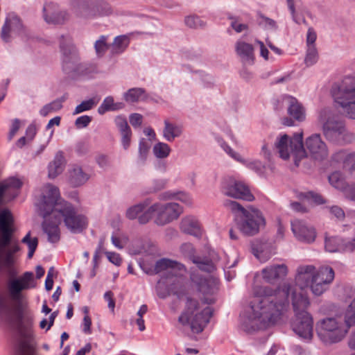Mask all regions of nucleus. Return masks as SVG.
I'll list each match as a JSON object with an SVG mask.
<instances>
[{
	"mask_svg": "<svg viewBox=\"0 0 355 355\" xmlns=\"http://www.w3.org/2000/svg\"><path fill=\"white\" fill-rule=\"evenodd\" d=\"M335 273L332 268L325 266L318 269L313 265H300L295 271V284L300 291L297 293L288 283H284L275 295L269 294L266 288H259L250 301L248 313V325L252 330L266 329L279 320L290 294L297 295L308 288L315 296L326 292L333 282Z\"/></svg>",
	"mask_w": 355,
	"mask_h": 355,
	"instance_id": "nucleus-1",
	"label": "nucleus"
},
{
	"mask_svg": "<svg viewBox=\"0 0 355 355\" xmlns=\"http://www.w3.org/2000/svg\"><path fill=\"white\" fill-rule=\"evenodd\" d=\"M33 272H26L21 277L11 279L8 283V291L10 299L15 302L16 308L11 312L5 296L0 295V320L10 324L16 332V355H33V331L31 317L24 313V290L35 288Z\"/></svg>",
	"mask_w": 355,
	"mask_h": 355,
	"instance_id": "nucleus-2",
	"label": "nucleus"
},
{
	"mask_svg": "<svg viewBox=\"0 0 355 355\" xmlns=\"http://www.w3.org/2000/svg\"><path fill=\"white\" fill-rule=\"evenodd\" d=\"M191 281L204 300L201 302L193 297H187L185 307L178 318L183 326H189L194 334L201 333L209 322L213 309L209 304L214 303V295L218 290V280L213 277H204L198 271L191 274Z\"/></svg>",
	"mask_w": 355,
	"mask_h": 355,
	"instance_id": "nucleus-3",
	"label": "nucleus"
},
{
	"mask_svg": "<svg viewBox=\"0 0 355 355\" xmlns=\"http://www.w3.org/2000/svg\"><path fill=\"white\" fill-rule=\"evenodd\" d=\"M45 206L42 208L45 214L51 211V218L57 223L63 221L67 228L72 233L82 232L87 227L88 219L84 214H78L74 207L62 200L55 186L46 184L44 186Z\"/></svg>",
	"mask_w": 355,
	"mask_h": 355,
	"instance_id": "nucleus-4",
	"label": "nucleus"
},
{
	"mask_svg": "<svg viewBox=\"0 0 355 355\" xmlns=\"http://www.w3.org/2000/svg\"><path fill=\"white\" fill-rule=\"evenodd\" d=\"M141 268L147 274L162 273L165 276L158 282L156 288L157 294L160 298L164 299L171 293L178 296L182 293L184 283V276L187 272L183 264L163 258L155 263L153 269L146 270L143 266Z\"/></svg>",
	"mask_w": 355,
	"mask_h": 355,
	"instance_id": "nucleus-5",
	"label": "nucleus"
},
{
	"mask_svg": "<svg viewBox=\"0 0 355 355\" xmlns=\"http://www.w3.org/2000/svg\"><path fill=\"white\" fill-rule=\"evenodd\" d=\"M224 205L234 213L236 226L244 235L254 236L265 226V218L259 209L252 206L245 208L237 202L229 200Z\"/></svg>",
	"mask_w": 355,
	"mask_h": 355,
	"instance_id": "nucleus-6",
	"label": "nucleus"
},
{
	"mask_svg": "<svg viewBox=\"0 0 355 355\" xmlns=\"http://www.w3.org/2000/svg\"><path fill=\"white\" fill-rule=\"evenodd\" d=\"M292 304L295 312V319L292 323L293 330L300 338L311 340L313 336V320L311 315L306 311L310 304L308 296L293 293Z\"/></svg>",
	"mask_w": 355,
	"mask_h": 355,
	"instance_id": "nucleus-7",
	"label": "nucleus"
},
{
	"mask_svg": "<svg viewBox=\"0 0 355 355\" xmlns=\"http://www.w3.org/2000/svg\"><path fill=\"white\" fill-rule=\"evenodd\" d=\"M318 120L328 140L338 144L350 143L354 141V134L345 128L344 123L337 119L331 110L322 109L319 113Z\"/></svg>",
	"mask_w": 355,
	"mask_h": 355,
	"instance_id": "nucleus-8",
	"label": "nucleus"
},
{
	"mask_svg": "<svg viewBox=\"0 0 355 355\" xmlns=\"http://www.w3.org/2000/svg\"><path fill=\"white\" fill-rule=\"evenodd\" d=\"M331 94L336 103L350 119H355V76L345 77L340 82L334 84Z\"/></svg>",
	"mask_w": 355,
	"mask_h": 355,
	"instance_id": "nucleus-9",
	"label": "nucleus"
},
{
	"mask_svg": "<svg viewBox=\"0 0 355 355\" xmlns=\"http://www.w3.org/2000/svg\"><path fill=\"white\" fill-rule=\"evenodd\" d=\"M349 328L340 317H326L316 324V331L320 340L330 345L341 341L347 334Z\"/></svg>",
	"mask_w": 355,
	"mask_h": 355,
	"instance_id": "nucleus-10",
	"label": "nucleus"
},
{
	"mask_svg": "<svg viewBox=\"0 0 355 355\" xmlns=\"http://www.w3.org/2000/svg\"><path fill=\"white\" fill-rule=\"evenodd\" d=\"M182 211V207L175 202L155 203L139 217V223L146 224L156 215L155 223L158 225H164L177 219Z\"/></svg>",
	"mask_w": 355,
	"mask_h": 355,
	"instance_id": "nucleus-11",
	"label": "nucleus"
},
{
	"mask_svg": "<svg viewBox=\"0 0 355 355\" xmlns=\"http://www.w3.org/2000/svg\"><path fill=\"white\" fill-rule=\"evenodd\" d=\"M302 139V132L295 134L293 137H290L287 135L278 137L275 143V147L279 157L284 159H287L293 156L295 164L298 166L299 162L306 157Z\"/></svg>",
	"mask_w": 355,
	"mask_h": 355,
	"instance_id": "nucleus-12",
	"label": "nucleus"
},
{
	"mask_svg": "<svg viewBox=\"0 0 355 355\" xmlns=\"http://www.w3.org/2000/svg\"><path fill=\"white\" fill-rule=\"evenodd\" d=\"M25 35L26 28L21 19L15 13H9L1 28V39L6 42H9L15 37H23Z\"/></svg>",
	"mask_w": 355,
	"mask_h": 355,
	"instance_id": "nucleus-13",
	"label": "nucleus"
},
{
	"mask_svg": "<svg viewBox=\"0 0 355 355\" xmlns=\"http://www.w3.org/2000/svg\"><path fill=\"white\" fill-rule=\"evenodd\" d=\"M304 146L306 154L309 153L315 160L322 161L328 156L327 146L320 134H313L308 137Z\"/></svg>",
	"mask_w": 355,
	"mask_h": 355,
	"instance_id": "nucleus-14",
	"label": "nucleus"
},
{
	"mask_svg": "<svg viewBox=\"0 0 355 355\" xmlns=\"http://www.w3.org/2000/svg\"><path fill=\"white\" fill-rule=\"evenodd\" d=\"M45 206V199L44 198V189H42V200L38 205L40 214L44 218V221L42 224L44 232L48 236V240L51 243H56L60 240V233L58 225L60 223H57L56 219L51 218V211L45 214L42 208Z\"/></svg>",
	"mask_w": 355,
	"mask_h": 355,
	"instance_id": "nucleus-15",
	"label": "nucleus"
},
{
	"mask_svg": "<svg viewBox=\"0 0 355 355\" xmlns=\"http://www.w3.org/2000/svg\"><path fill=\"white\" fill-rule=\"evenodd\" d=\"M223 192L225 196L236 199L252 201L254 196L248 186L243 182L235 180L227 181L223 187Z\"/></svg>",
	"mask_w": 355,
	"mask_h": 355,
	"instance_id": "nucleus-16",
	"label": "nucleus"
},
{
	"mask_svg": "<svg viewBox=\"0 0 355 355\" xmlns=\"http://www.w3.org/2000/svg\"><path fill=\"white\" fill-rule=\"evenodd\" d=\"M291 229L295 236L300 241L313 243L316 237L314 227L305 221L295 219L291 222Z\"/></svg>",
	"mask_w": 355,
	"mask_h": 355,
	"instance_id": "nucleus-17",
	"label": "nucleus"
},
{
	"mask_svg": "<svg viewBox=\"0 0 355 355\" xmlns=\"http://www.w3.org/2000/svg\"><path fill=\"white\" fill-rule=\"evenodd\" d=\"M44 19L48 24H61L69 19V14L54 3H46L43 8Z\"/></svg>",
	"mask_w": 355,
	"mask_h": 355,
	"instance_id": "nucleus-18",
	"label": "nucleus"
},
{
	"mask_svg": "<svg viewBox=\"0 0 355 355\" xmlns=\"http://www.w3.org/2000/svg\"><path fill=\"white\" fill-rule=\"evenodd\" d=\"M277 102L286 106L288 114L293 119L302 121L305 119L304 109L295 97L290 95L282 96Z\"/></svg>",
	"mask_w": 355,
	"mask_h": 355,
	"instance_id": "nucleus-19",
	"label": "nucleus"
},
{
	"mask_svg": "<svg viewBox=\"0 0 355 355\" xmlns=\"http://www.w3.org/2000/svg\"><path fill=\"white\" fill-rule=\"evenodd\" d=\"M180 250L185 256L191 259L199 270L207 272H211L214 270L215 267L211 261L204 260L194 256L195 250L192 244L189 243H184L181 245Z\"/></svg>",
	"mask_w": 355,
	"mask_h": 355,
	"instance_id": "nucleus-20",
	"label": "nucleus"
},
{
	"mask_svg": "<svg viewBox=\"0 0 355 355\" xmlns=\"http://www.w3.org/2000/svg\"><path fill=\"white\" fill-rule=\"evenodd\" d=\"M288 267L284 263L270 265L266 266L261 270L263 279L269 283L285 277L288 275Z\"/></svg>",
	"mask_w": 355,
	"mask_h": 355,
	"instance_id": "nucleus-21",
	"label": "nucleus"
},
{
	"mask_svg": "<svg viewBox=\"0 0 355 355\" xmlns=\"http://www.w3.org/2000/svg\"><path fill=\"white\" fill-rule=\"evenodd\" d=\"M235 51L244 64L252 65L254 62V53L252 44L242 40L235 43Z\"/></svg>",
	"mask_w": 355,
	"mask_h": 355,
	"instance_id": "nucleus-22",
	"label": "nucleus"
},
{
	"mask_svg": "<svg viewBox=\"0 0 355 355\" xmlns=\"http://www.w3.org/2000/svg\"><path fill=\"white\" fill-rule=\"evenodd\" d=\"M78 16L85 19L96 17V1L89 0H79L73 6Z\"/></svg>",
	"mask_w": 355,
	"mask_h": 355,
	"instance_id": "nucleus-23",
	"label": "nucleus"
},
{
	"mask_svg": "<svg viewBox=\"0 0 355 355\" xmlns=\"http://www.w3.org/2000/svg\"><path fill=\"white\" fill-rule=\"evenodd\" d=\"M60 49L64 55L63 62L64 64L71 61L74 63L77 60L76 49L71 42L70 36H62L60 37Z\"/></svg>",
	"mask_w": 355,
	"mask_h": 355,
	"instance_id": "nucleus-24",
	"label": "nucleus"
},
{
	"mask_svg": "<svg viewBox=\"0 0 355 355\" xmlns=\"http://www.w3.org/2000/svg\"><path fill=\"white\" fill-rule=\"evenodd\" d=\"M164 125L162 136L166 141L172 142L182 135L183 128L181 125L169 120H164Z\"/></svg>",
	"mask_w": 355,
	"mask_h": 355,
	"instance_id": "nucleus-25",
	"label": "nucleus"
},
{
	"mask_svg": "<svg viewBox=\"0 0 355 355\" xmlns=\"http://www.w3.org/2000/svg\"><path fill=\"white\" fill-rule=\"evenodd\" d=\"M286 1L293 21L297 24L306 23L305 18L301 15V13L304 11V6H303L302 0Z\"/></svg>",
	"mask_w": 355,
	"mask_h": 355,
	"instance_id": "nucleus-26",
	"label": "nucleus"
},
{
	"mask_svg": "<svg viewBox=\"0 0 355 355\" xmlns=\"http://www.w3.org/2000/svg\"><path fill=\"white\" fill-rule=\"evenodd\" d=\"M180 229L183 232L196 237L200 236L202 233L200 225L193 216L184 218L180 223Z\"/></svg>",
	"mask_w": 355,
	"mask_h": 355,
	"instance_id": "nucleus-27",
	"label": "nucleus"
},
{
	"mask_svg": "<svg viewBox=\"0 0 355 355\" xmlns=\"http://www.w3.org/2000/svg\"><path fill=\"white\" fill-rule=\"evenodd\" d=\"M89 178L87 173L78 165H73L69 170V179L74 187H78L85 184Z\"/></svg>",
	"mask_w": 355,
	"mask_h": 355,
	"instance_id": "nucleus-28",
	"label": "nucleus"
},
{
	"mask_svg": "<svg viewBox=\"0 0 355 355\" xmlns=\"http://www.w3.org/2000/svg\"><path fill=\"white\" fill-rule=\"evenodd\" d=\"M146 90L141 87H133L123 93V98L128 103L144 101L147 98Z\"/></svg>",
	"mask_w": 355,
	"mask_h": 355,
	"instance_id": "nucleus-29",
	"label": "nucleus"
},
{
	"mask_svg": "<svg viewBox=\"0 0 355 355\" xmlns=\"http://www.w3.org/2000/svg\"><path fill=\"white\" fill-rule=\"evenodd\" d=\"M65 160L62 152L56 153L54 159L49 165V177L55 178L60 174L64 168Z\"/></svg>",
	"mask_w": 355,
	"mask_h": 355,
	"instance_id": "nucleus-30",
	"label": "nucleus"
},
{
	"mask_svg": "<svg viewBox=\"0 0 355 355\" xmlns=\"http://www.w3.org/2000/svg\"><path fill=\"white\" fill-rule=\"evenodd\" d=\"M253 254L261 261L266 262L272 256L271 246L264 243H256L252 245Z\"/></svg>",
	"mask_w": 355,
	"mask_h": 355,
	"instance_id": "nucleus-31",
	"label": "nucleus"
},
{
	"mask_svg": "<svg viewBox=\"0 0 355 355\" xmlns=\"http://www.w3.org/2000/svg\"><path fill=\"white\" fill-rule=\"evenodd\" d=\"M160 198L162 200L175 199L187 205H191L192 204V198L191 195L189 193L184 191L174 192L168 191L162 193Z\"/></svg>",
	"mask_w": 355,
	"mask_h": 355,
	"instance_id": "nucleus-32",
	"label": "nucleus"
},
{
	"mask_svg": "<svg viewBox=\"0 0 355 355\" xmlns=\"http://www.w3.org/2000/svg\"><path fill=\"white\" fill-rule=\"evenodd\" d=\"M125 107L123 103H114V98L111 96L105 97L98 108V112L103 114L108 111H116L123 109Z\"/></svg>",
	"mask_w": 355,
	"mask_h": 355,
	"instance_id": "nucleus-33",
	"label": "nucleus"
},
{
	"mask_svg": "<svg viewBox=\"0 0 355 355\" xmlns=\"http://www.w3.org/2000/svg\"><path fill=\"white\" fill-rule=\"evenodd\" d=\"M148 202H143L128 207L125 211V217L129 220L138 219L148 209Z\"/></svg>",
	"mask_w": 355,
	"mask_h": 355,
	"instance_id": "nucleus-34",
	"label": "nucleus"
},
{
	"mask_svg": "<svg viewBox=\"0 0 355 355\" xmlns=\"http://www.w3.org/2000/svg\"><path fill=\"white\" fill-rule=\"evenodd\" d=\"M298 198L303 202H307L309 204L319 205L326 203V200L321 195L313 191L300 193Z\"/></svg>",
	"mask_w": 355,
	"mask_h": 355,
	"instance_id": "nucleus-35",
	"label": "nucleus"
},
{
	"mask_svg": "<svg viewBox=\"0 0 355 355\" xmlns=\"http://www.w3.org/2000/svg\"><path fill=\"white\" fill-rule=\"evenodd\" d=\"M101 98L99 96H95L91 98L82 101L75 107L73 114L76 115L83 112L92 110L98 104Z\"/></svg>",
	"mask_w": 355,
	"mask_h": 355,
	"instance_id": "nucleus-36",
	"label": "nucleus"
},
{
	"mask_svg": "<svg viewBox=\"0 0 355 355\" xmlns=\"http://www.w3.org/2000/svg\"><path fill=\"white\" fill-rule=\"evenodd\" d=\"M171 150V148L168 144L162 141L156 143L153 147V153L159 159L167 158Z\"/></svg>",
	"mask_w": 355,
	"mask_h": 355,
	"instance_id": "nucleus-37",
	"label": "nucleus"
},
{
	"mask_svg": "<svg viewBox=\"0 0 355 355\" xmlns=\"http://www.w3.org/2000/svg\"><path fill=\"white\" fill-rule=\"evenodd\" d=\"M343 239L340 237H326L324 241L325 249L329 252H343Z\"/></svg>",
	"mask_w": 355,
	"mask_h": 355,
	"instance_id": "nucleus-38",
	"label": "nucleus"
},
{
	"mask_svg": "<svg viewBox=\"0 0 355 355\" xmlns=\"http://www.w3.org/2000/svg\"><path fill=\"white\" fill-rule=\"evenodd\" d=\"M257 21L259 26L266 31H276L278 30L279 26L277 21L262 13L257 15Z\"/></svg>",
	"mask_w": 355,
	"mask_h": 355,
	"instance_id": "nucleus-39",
	"label": "nucleus"
},
{
	"mask_svg": "<svg viewBox=\"0 0 355 355\" xmlns=\"http://www.w3.org/2000/svg\"><path fill=\"white\" fill-rule=\"evenodd\" d=\"M329 183L336 189L344 191L348 189V187L345 181L343 174L340 172L336 171L329 176Z\"/></svg>",
	"mask_w": 355,
	"mask_h": 355,
	"instance_id": "nucleus-40",
	"label": "nucleus"
},
{
	"mask_svg": "<svg viewBox=\"0 0 355 355\" xmlns=\"http://www.w3.org/2000/svg\"><path fill=\"white\" fill-rule=\"evenodd\" d=\"M150 148V145L148 141H146L144 138H141L139 142V149H138V158L137 162L139 164H144L146 161L149 150Z\"/></svg>",
	"mask_w": 355,
	"mask_h": 355,
	"instance_id": "nucleus-41",
	"label": "nucleus"
},
{
	"mask_svg": "<svg viewBox=\"0 0 355 355\" xmlns=\"http://www.w3.org/2000/svg\"><path fill=\"white\" fill-rule=\"evenodd\" d=\"M344 321L349 329L355 326V298L348 305L344 313Z\"/></svg>",
	"mask_w": 355,
	"mask_h": 355,
	"instance_id": "nucleus-42",
	"label": "nucleus"
},
{
	"mask_svg": "<svg viewBox=\"0 0 355 355\" xmlns=\"http://www.w3.org/2000/svg\"><path fill=\"white\" fill-rule=\"evenodd\" d=\"M344 321L349 329L355 326V298L348 305L344 313Z\"/></svg>",
	"mask_w": 355,
	"mask_h": 355,
	"instance_id": "nucleus-43",
	"label": "nucleus"
},
{
	"mask_svg": "<svg viewBox=\"0 0 355 355\" xmlns=\"http://www.w3.org/2000/svg\"><path fill=\"white\" fill-rule=\"evenodd\" d=\"M21 242L26 244L28 248V258L31 259L38 245V239L37 237H31V232H28L22 239Z\"/></svg>",
	"mask_w": 355,
	"mask_h": 355,
	"instance_id": "nucleus-44",
	"label": "nucleus"
},
{
	"mask_svg": "<svg viewBox=\"0 0 355 355\" xmlns=\"http://www.w3.org/2000/svg\"><path fill=\"white\" fill-rule=\"evenodd\" d=\"M218 144L220 148L233 159L239 162L244 163L245 159L237 152L234 150L224 140L218 139Z\"/></svg>",
	"mask_w": 355,
	"mask_h": 355,
	"instance_id": "nucleus-45",
	"label": "nucleus"
},
{
	"mask_svg": "<svg viewBox=\"0 0 355 355\" xmlns=\"http://www.w3.org/2000/svg\"><path fill=\"white\" fill-rule=\"evenodd\" d=\"M218 144L220 148L233 159L239 162L244 163L245 159L237 152L234 150L224 140L218 139Z\"/></svg>",
	"mask_w": 355,
	"mask_h": 355,
	"instance_id": "nucleus-46",
	"label": "nucleus"
},
{
	"mask_svg": "<svg viewBox=\"0 0 355 355\" xmlns=\"http://www.w3.org/2000/svg\"><path fill=\"white\" fill-rule=\"evenodd\" d=\"M218 144L220 148L233 159L239 162L244 163L245 159L237 152L234 150L224 140L218 139Z\"/></svg>",
	"mask_w": 355,
	"mask_h": 355,
	"instance_id": "nucleus-47",
	"label": "nucleus"
},
{
	"mask_svg": "<svg viewBox=\"0 0 355 355\" xmlns=\"http://www.w3.org/2000/svg\"><path fill=\"white\" fill-rule=\"evenodd\" d=\"M218 144L220 148L233 159L239 162L244 163L245 159L237 152L234 150L224 140L218 139Z\"/></svg>",
	"mask_w": 355,
	"mask_h": 355,
	"instance_id": "nucleus-48",
	"label": "nucleus"
},
{
	"mask_svg": "<svg viewBox=\"0 0 355 355\" xmlns=\"http://www.w3.org/2000/svg\"><path fill=\"white\" fill-rule=\"evenodd\" d=\"M129 44V39L125 35L117 36L113 42V50L119 53L123 52Z\"/></svg>",
	"mask_w": 355,
	"mask_h": 355,
	"instance_id": "nucleus-49",
	"label": "nucleus"
},
{
	"mask_svg": "<svg viewBox=\"0 0 355 355\" xmlns=\"http://www.w3.org/2000/svg\"><path fill=\"white\" fill-rule=\"evenodd\" d=\"M319 58L318 49L316 47L306 49V53L304 58V63L307 67L315 64Z\"/></svg>",
	"mask_w": 355,
	"mask_h": 355,
	"instance_id": "nucleus-50",
	"label": "nucleus"
},
{
	"mask_svg": "<svg viewBox=\"0 0 355 355\" xmlns=\"http://www.w3.org/2000/svg\"><path fill=\"white\" fill-rule=\"evenodd\" d=\"M61 108V101H53V102L45 105L40 110V114L42 116H46L50 113L57 112Z\"/></svg>",
	"mask_w": 355,
	"mask_h": 355,
	"instance_id": "nucleus-51",
	"label": "nucleus"
},
{
	"mask_svg": "<svg viewBox=\"0 0 355 355\" xmlns=\"http://www.w3.org/2000/svg\"><path fill=\"white\" fill-rule=\"evenodd\" d=\"M185 24L192 28H198L203 27L205 23L198 17L196 15H190L185 17Z\"/></svg>",
	"mask_w": 355,
	"mask_h": 355,
	"instance_id": "nucleus-52",
	"label": "nucleus"
},
{
	"mask_svg": "<svg viewBox=\"0 0 355 355\" xmlns=\"http://www.w3.org/2000/svg\"><path fill=\"white\" fill-rule=\"evenodd\" d=\"M107 37L101 35L100 38L96 41L94 47L98 55H102L108 49V45L106 42Z\"/></svg>",
	"mask_w": 355,
	"mask_h": 355,
	"instance_id": "nucleus-53",
	"label": "nucleus"
},
{
	"mask_svg": "<svg viewBox=\"0 0 355 355\" xmlns=\"http://www.w3.org/2000/svg\"><path fill=\"white\" fill-rule=\"evenodd\" d=\"M96 17L108 15L112 12L111 7L104 1L96 2Z\"/></svg>",
	"mask_w": 355,
	"mask_h": 355,
	"instance_id": "nucleus-54",
	"label": "nucleus"
},
{
	"mask_svg": "<svg viewBox=\"0 0 355 355\" xmlns=\"http://www.w3.org/2000/svg\"><path fill=\"white\" fill-rule=\"evenodd\" d=\"M230 20V26L238 33L248 29V26L246 24L240 22L238 18L230 16L228 17Z\"/></svg>",
	"mask_w": 355,
	"mask_h": 355,
	"instance_id": "nucleus-55",
	"label": "nucleus"
},
{
	"mask_svg": "<svg viewBox=\"0 0 355 355\" xmlns=\"http://www.w3.org/2000/svg\"><path fill=\"white\" fill-rule=\"evenodd\" d=\"M349 154L345 150L338 151L332 155V162L338 164L343 163V167L346 168V159L348 158Z\"/></svg>",
	"mask_w": 355,
	"mask_h": 355,
	"instance_id": "nucleus-56",
	"label": "nucleus"
},
{
	"mask_svg": "<svg viewBox=\"0 0 355 355\" xmlns=\"http://www.w3.org/2000/svg\"><path fill=\"white\" fill-rule=\"evenodd\" d=\"M114 123L120 132L131 130L124 116H117L114 119Z\"/></svg>",
	"mask_w": 355,
	"mask_h": 355,
	"instance_id": "nucleus-57",
	"label": "nucleus"
},
{
	"mask_svg": "<svg viewBox=\"0 0 355 355\" xmlns=\"http://www.w3.org/2000/svg\"><path fill=\"white\" fill-rule=\"evenodd\" d=\"M316 39H317V34H316L315 30L311 27L309 28V29L307 31L306 39L307 48L316 47L315 46Z\"/></svg>",
	"mask_w": 355,
	"mask_h": 355,
	"instance_id": "nucleus-58",
	"label": "nucleus"
},
{
	"mask_svg": "<svg viewBox=\"0 0 355 355\" xmlns=\"http://www.w3.org/2000/svg\"><path fill=\"white\" fill-rule=\"evenodd\" d=\"M121 136V145L125 150L128 149L131 143L132 131L131 130L120 132Z\"/></svg>",
	"mask_w": 355,
	"mask_h": 355,
	"instance_id": "nucleus-59",
	"label": "nucleus"
},
{
	"mask_svg": "<svg viewBox=\"0 0 355 355\" xmlns=\"http://www.w3.org/2000/svg\"><path fill=\"white\" fill-rule=\"evenodd\" d=\"M343 252H355V239H343Z\"/></svg>",
	"mask_w": 355,
	"mask_h": 355,
	"instance_id": "nucleus-60",
	"label": "nucleus"
},
{
	"mask_svg": "<svg viewBox=\"0 0 355 355\" xmlns=\"http://www.w3.org/2000/svg\"><path fill=\"white\" fill-rule=\"evenodd\" d=\"M92 118L87 115H83L76 119L75 125L78 128H83L87 127L91 122Z\"/></svg>",
	"mask_w": 355,
	"mask_h": 355,
	"instance_id": "nucleus-61",
	"label": "nucleus"
},
{
	"mask_svg": "<svg viewBox=\"0 0 355 355\" xmlns=\"http://www.w3.org/2000/svg\"><path fill=\"white\" fill-rule=\"evenodd\" d=\"M241 164L247 166L248 168L254 170L257 172H260L263 168L261 162L257 160L248 161L245 159V162Z\"/></svg>",
	"mask_w": 355,
	"mask_h": 355,
	"instance_id": "nucleus-62",
	"label": "nucleus"
},
{
	"mask_svg": "<svg viewBox=\"0 0 355 355\" xmlns=\"http://www.w3.org/2000/svg\"><path fill=\"white\" fill-rule=\"evenodd\" d=\"M105 254L107 259L115 266H119L121 264L122 259L118 253L106 252Z\"/></svg>",
	"mask_w": 355,
	"mask_h": 355,
	"instance_id": "nucleus-63",
	"label": "nucleus"
},
{
	"mask_svg": "<svg viewBox=\"0 0 355 355\" xmlns=\"http://www.w3.org/2000/svg\"><path fill=\"white\" fill-rule=\"evenodd\" d=\"M129 119L130 124L134 128H138L140 127L142 123L143 116L140 114L134 113L130 114Z\"/></svg>",
	"mask_w": 355,
	"mask_h": 355,
	"instance_id": "nucleus-64",
	"label": "nucleus"
}]
</instances>
